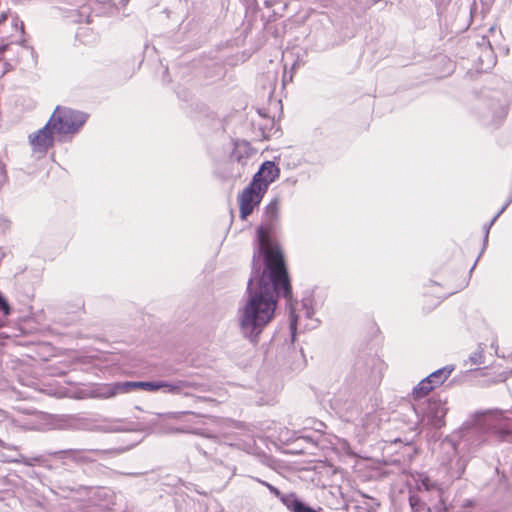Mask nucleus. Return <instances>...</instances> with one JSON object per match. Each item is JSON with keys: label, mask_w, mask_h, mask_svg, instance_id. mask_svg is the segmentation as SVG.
Wrapping results in <instances>:
<instances>
[{"label": "nucleus", "mask_w": 512, "mask_h": 512, "mask_svg": "<svg viewBox=\"0 0 512 512\" xmlns=\"http://www.w3.org/2000/svg\"><path fill=\"white\" fill-rule=\"evenodd\" d=\"M297 321H298V315H295L293 312H291V315H290V330H291V334H292L293 338L296 335Z\"/></svg>", "instance_id": "c85d7f7f"}, {"label": "nucleus", "mask_w": 512, "mask_h": 512, "mask_svg": "<svg viewBox=\"0 0 512 512\" xmlns=\"http://www.w3.org/2000/svg\"><path fill=\"white\" fill-rule=\"evenodd\" d=\"M236 164L230 158L221 166L220 175L225 180H236L242 177V175H236Z\"/></svg>", "instance_id": "a211bd4d"}, {"label": "nucleus", "mask_w": 512, "mask_h": 512, "mask_svg": "<svg viewBox=\"0 0 512 512\" xmlns=\"http://www.w3.org/2000/svg\"><path fill=\"white\" fill-rule=\"evenodd\" d=\"M159 390L173 395L192 396V391H207L208 385L189 379H176L173 381L159 380Z\"/></svg>", "instance_id": "6e6552de"}, {"label": "nucleus", "mask_w": 512, "mask_h": 512, "mask_svg": "<svg viewBox=\"0 0 512 512\" xmlns=\"http://www.w3.org/2000/svg\"><path fill=\"white\" fill-rule=\"evenodd\" d=\"M395 413L396 419L401 421L408 431L420 432V427L423 425V418L418 401H416V403L404 401L398 406Z\"/></svg>", "instance_id": "423d86ee"}, {"label": "nucleus", "mask_w": 512, "mask_h": 512, "mask_svg": "<svg viewBox=\"0 0 512 512\" xmlns=\"http://www.w3.org/2000/svg\"><path fill=\"white\" fill-rule=\"evenodd\" d=\"M252 480L260 483L261 485L265 486L273 495L280 498L284 496L285 494H281L280 490L276 488L275 486L271 485L270 483L258 478V477H251Z\"/></svg>", "instance_id": "b1692460"}, {"label": "nucleus", "mask_w": 512, "mask_h": 512, "mask_svg": "<svg viewBox=\"0 0 512 512\" xmlns=\"http://www.w3.org/2000/svg\"><path fill=\"white\" fill-rule=\"evenodd\" d=\"M511 202H512V196L506 201V203L503 205V207L500 209V211L492 218V220L484 226V247L486 246V244L488 242L490 228L495 223L497 218L506 210V208L510 205Z\"/></svg>", "instance_id": "412c9836"}, {"label": "nucleus", "mask_w": 512, "mask_h": 512, "mask_svg": "<svg viewBox=\"0 0 512 512\" xmlns=\"http://www.w3.org/2000/svg\"><path fill=\"white\" fill-rule=\"evenodd\" d=\"M39 460H40V458H38V457L27 458V457H25L23 455H20L19 458L15 459L13 461L16 462V463H22V464H24L26 466H33L34 463L39 461Z\"/></svg>", "instance_id": "bb28decb"}, {"label": "nucleus", "mask_w": 512, "mask_h": 512, "mask_svg": "<svg viewBox=\"0 0 512 512\" xmlns=\"http://www.w3.org/2000/svg\"><path fill=\"white\" fill-rule=\"evenodd\" d=\"M97 451L92 450H63L59 451L58 454L62 455V458L70 459L77 463H87L92 462L95 459L92 457V454Z\"/></svg>", "instance_id": "2eb2a0df"}, {"label": "nucleus", "mask_w": 512, "mask_h": 512, "mask_svg": "<svg viewBox=\"0 0 512 512\" xmlns=\"http://www.w3.org/2000/svg\"><path fill=\"white\" fill-rule=\"evenodd\" d=\"M506 115V107L502 104H497L492 112L491 120L488 122L497 125L506 117Z\"/></svg>", "instance_id": "aec40b11"}, {"label": "nucleus", "mask_w": 512, "mask_h": 512, "mask_svg": "<svg viewBox=\"0 0 512 512\" xmlns=\"http://www.w3.org/2000/svg\"><path fill=\"white\" fill-rule=\"evenodd\" d=\"M5 180H6V175H5L4 171L0 168V187L3 185Z\"/></svg>", "instance_id": "72a5a7b5"}, {"label": "nucleus", "mask_w": 512, "mask_h": 512, "mask_svg": "<svg viewBox=\"0 0 512 512\" xmlns=\"http://www.w3.org/2000/svg\"><path fill=\"white\" fill-rule=\"evenodd\" d=\"M229 158L236 164V175H243L250 158L247 148L236 145Z\"/></svg>", "instance_id": "ddd939ff"}, {"label": "nucleus", "mask_w": 512, "mask_h": 512, "mask_svg": "<svg viewBox=\"0 0 512 512\" xmlns=\"http://www.w3.org/2000/svg\"><path fill=\"white\" fill-rule=\"evenodd\" d=\"M12 25L16 31H19L22 35L24 34V24L22 21H19L17 18H15L12 22Z\"/></svg>", "instance_id": "7c9ffc66"}, {"label": "nucleus", "mask_w": 512, "mask_h": 512, "mask_svg": "<svg viewBox=\"0 0 512 512\" xmlns=\"http://www.w3.org/2000/svg\"><path fill=\"white\" fill-rule=\"evenodd\" d=\"M86 120L87 115L81 111L57 106L48 121L59 141H66L80 131Z\"/></svg>", "instance_id": "7ed1b4c3"}, {"label": "nucleus", "mask_w": 512, "mask_h": 512, "mask_svg": "<svg viewBox=\"0 0 512 512\" xmlns=\"http://www.w3.org/2000/svg\"><path fill=\"white\" fill-rule=\"evenodd\" d=\"M54 133L55 131L52 129V125H49V121L44 127L31 133L28 140L32 151L41 155L46 154L49 148L54 145Z\"/></svg>", "instance_id": "9d476101"}, {"label": "nucleus", "mask_w": 512, "mask_h": 512, "mask_svg": "<svg viewBox=\"0 0 512 512\" xmlns=\"http://www.w3.org/2000/svg\"><path fill=\"white\" fill-rule=\"evenodd\" d=\"M267 191H262L261 186L250 184L239 195L240 217L245 220L258 206Z\"/></svg>", "instance_id": "1a4fd4ad"}, {"label": "nucleus", "mask_w": 512, "mask_h": 512, "mask_svg": "<svg viewBox=\"0 0 512 512\" xmlns=\"http://www.w3.org/2000/svg\"><path fill=\"white\" fill-rule=\"evenodd\" d=\"M495 419L502 420V419H506V417L504 416V413L502 411H496L495 412Z\"/></svg>", "instance_id": "473e14b6"}, {"label": "nucleus", "mask_w": 512, "mask_h": 512, "mask_svg": "<svg viewBox=\"0 0 512 512\" xmlns=\"http://www.w3.org/2000/svg\"><path fill=\"white\" fill-rule=\"evenodd\" d=\"M168 432H170V433H195V434H200V432L198 430L191 429L188 426H183V427H178V428H171L170 430H168Z\"/></svg>", "instance_id": "cd10ccee"}, {"label": "nucleus", "mask_w": 512, "mask_h": 512, "mask_svg": "<svg viewBox=\"0 0 512 512\" xmlns=\"http://www.w3.org/2000/svg\"><path fill=\"white\" fill-rule=\"evenodd\" d=\"M128 393L127 382H115L101 386L97 390V396L103 399Z\"/></svg>", "instance_id": "4468645a"}, {"label": "nucleus", "mask_w": 512, "mask_h": 512, "mask_svg": "<svg viewBox=\"0 0 512 512\" xmlns=\"http://www.w3.org/2000/svg\"><path fill=\"white\" fill-rule=\"evenodd\" d=\"M128 393L135 389L155 392L159 390V380L157 381H126Z\"/></svg>", "instance_id": "f3484780"}, {"label": "nucleus", "mask_w": 512, "mask_h": 512, "mask_svg": "<svg viewBox=\"0 0 512 512\" xmlns=\"http://www.w3.org/2000/svg\"><path fill=\"white\" fill-rule=\"evenodd\" d=\"M384 368V362L375 355L362 357L355 364V369L359 374L364 376L372 385L380 382Z\"/></svg>", "instance_id": "0eeeda50"}, {"label": "nucleus", "mask_w": 512, "mask_h": 512, "mask_svg": "<svg viewBox=\"0 0 512 512\" xmlns=\"http://www.w3.org/2000/svg\"><path fill=\"white\" fill-rule=\"evenodd\" d=\"M7 19V14L6 13H2L1 16H0V25L6 21Z\"/></svg>", "instance_id": "f704fd0d"}, {"label": "nucleus", "mask_w": 512, "mask_h": 512, "mask_svg": "<svg viewBox=\"0 0 512 512\" xmlns=\"http://www.w3.org/2000/svg\"><path fill=\"white\" fill-rule=\"evenodd\" d=\"M313 300L311 298H304L302 301V309L301 311L304 313L307 319L312 320L314 316V309L312 306Z\"/></svg>", "instance_id": "4be33fe9"}, {"label": "nucleus", "mask_w": 512, "mask_h": 512, "mask_svg": "<svg viewBox=\"0 0 512 512\" xmlns=\"http://www.w3.org/2000/svg\"><path fill=\"white\" fill-rule=\"evenodd\" d=\"M469 362L471 365H481L484 363V353L481 347L471 353L469 356Z\"/></svg>", "instance_id": "5701e85b"}, {"label": "nucleus", "mask_w": 512, "mask_h": 512, "mask_svg": "<svg viewBox=\"0 0 512 512\" xmlns=\"http://www.w3.org/2000/svg\"><path fill=\"white\" fill-rule=\"evenodd\" d=\"M440 462L447 469V473L452 479H459L465 472L468 459L458 453L454 441L445 439L441 442Z\"/></svg>", "instance_id": "20e7f679"}, {"label": "nucleus", "mask_w": 512, "mask_h": 512, "mask_svg": "<svg viewBox=\"0 0 512 512\" xmlns=\"http://www.w3.org/2000/svg\"><path fill=\"white\" fill-rule=\"evenodd\" d=\"M435 386L426 377L421 380L416 387L413 389V396L415 401H421V398L428 394Z\"/></svg>", "instance_id": "6ab92c4d"}, {"label": "nucleus", "mask_w": 512, "mask_h": 512, "mask_svg": "<svg viewBox=\"0 0 512 512\" xmlns=\"http://www.w3.org/2000/svg\"><path fill=\"white\" fill-rule=\"evenodd\" d=\"M0 312L4 316H9L11 314V307L7 301V299L3 296V294L0 292Z\"/></svg>", "instance_id": "a878e982"}, {"label": "nucleus", "mask_w": 512, "mask_h": 512, "mask_svg": "<svg viewBox=\"0 0 512 512\" xmlns=\"http://www.w3.org/2000/svg\"><path fill=\"white\" fill-rule=\"evenodd\" d=\"M279 207L280 200L277 197L265 207L262 224L257 230V255L254 254V257H256L257 263L260 260L262 264L277 266V256H279L281 267H286L280 248L274 245L270 239V231L279 218Z\"/></svg>", "instance_id": "f03ea898"}, {"label": "nucleus", "mask_w": 512, "mask_h": 512, "mask_svg": "<svg viewBox=\"0 0 512 512\" xmlns=\"http://www.w3.org/2000/svg\"><path fill=\"white\" fill-rule=\"evenodd\" d=\"M422 485L426 490H431L435 486L434 483H431L429 479L422 480Z\"/></svg>", "instance_id": "2f4dec72"}, {"label": "nucleus", "mask_w": 512, "mask_h": 512, "mask_svg": "<svg viewBox=\"0 0 512 512\" xmlns=\"http://www.w3.org/2000/svg\"><path fill=\"white\" fill-rule=\"evenodd\" d=\"M18 44H20L21 46H25V39L22 38L20 41H18Z\"/></svg>", "instance_id": "e433bc0d"}, {"label": "nucleus", "mask_w": 512, "mask_h": 512, "mask_svg": "<svg viewBox=\"0 0 512 512\" xmlns=\"http://www.w3.org/2000/svg\"><path fill=\"white\" fill-rule=\"evenodd\" d=\"M279 174L280 170L273 161H265L251 182L261 186L262 191H267L269 185L279 177Z\"/></svg>", "instance_id": "9b49d317"}, {"label": "nucleus", "mask_w": 512, "mask_h": 512, "mask_svg": "<svg viewBox=\"0 0 512 512\" xmlns=\"http://www.w3.org/2000/svg\"><path fill=\"white\" fill-rule=\"evenodd\" d=\"M229 158L236 164V175H243L250 158L247 148L236 145Z\"/></svg>", "instance_id": "f8f14e48"}, {"label": "nucleus", "mask_w": 512, "mask_h": 512, "mask_svg": "<svg viewBox=\"0 0 512 512\" xmlns=\"http://www.w3.org/2000/svg\"><path fill=\"white\" fill-rule=\"evenodd\" d=\"M277 256V266L257 263L253 257L251 276L247 284V299L238 308L237 323L240 334L252 343H257L260 334L273 320L277 299L292 295L290 279L286 267H281Z\"/></svg>", "instance_id": "f257e3e1"}, {"label": "nucleus", "mask_w": 512, "mask_h": 512, "mask_svg": "<svg viewBox=\"0 0 512 512\" xmlns=\"http://www.w3.org/2000/svg\"><path fill=\"white\" fill-rule=\"evenodd\" d=\"M69 418L61 417L57 420V423L55 424L56 428L64 429L68 427Z\"/></svg>", "instance_id": "c756f323"}, {"label": "nucleus", "mask_w": 512, "mask_h": 512, "mask_svg": "<svg viewBox=\"0 0 512 512\" xmlns=\"http://www.w3.org/2000/svg\"><path fill=\"white\" fill-rule=\"evenodd\" d=\"M418 403L423 418V425L441 428L445 424L444 417L448 411L445 400L433 396Z\"/></svg>", "instance_id": "39448f33"}, {"label": "nucleus", "mask_w": 512, "mask_h": 512, "mask_svg": "<svg viewBox=\"0 0 512 512\" xmlns=\"http://www.w3.org/2000/svg\"><path fill=\"white\" fill-rule=\"evenodd\" d=\"M191 412H168V413H164V414H158L157 415V419H163V420H168V419H180L183 415H186V414H190Z\"/></svg>", "instance_id": "393cba45"}, {"label": "nucleus", "mask_w": 512, "mask_h": 512, "mask_svg": "<svg viewBox=\"0 0 512 512\" xmlns=\"http://www.w3.org/2000/svg\"><path fill=\"white\" fill-rule=\"evenodd\" d=\"M454 370L453 365H446L427 376L429 381L435 386H440L451 375Z\"/></svg>", "instance_id": "dca6fc26"}, {"label": "nucleus", "mask_w": 512, "mask_h": 512, "mask_svg": "<svg viewBox=\"0 0 512 512\" xmlns=\"http://www.w3.org/2000/svg\"><path fill=\"white\" fill-rule=\"evenodd\" d=\"M110 431L116 432V431H120V429L118 427H113V428H111Z\"/></svg>", "instance_id": "4c0bfd02"}, {"label": "nucleus", "mask_w": 512, "mask_h": 512, "mask_svg": "<svg viewBox=\"0 0 512 512\" xmlns=\"http://www.w3.org/2000/svg\"><path fill=\"white\" fill-rule=\"evenodd\" d=\"M8 48V44H1L0 45V54H2L6 49Z\"/></svg>", "instance_id": "c9c22d12"}]
</instances>
